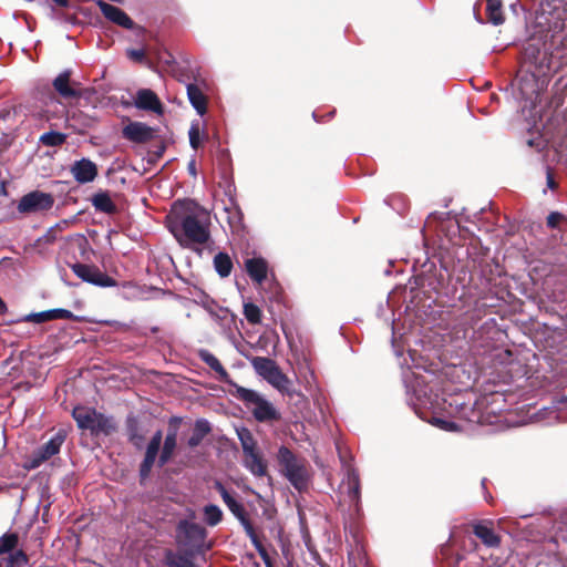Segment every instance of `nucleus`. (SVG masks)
<instances>
[{"mask_svg":"<svg viewBox=\"0 0 567 567\" xmlns=\"http://www.w3.org/2000/svg\"><path fill=\"white\" fill-rule=\"evenodd\" d=\"M410 404L421 419L446 432H457L462 429L451 417L467 422H480V416L473 404L466 403L462 396L451 395L449 399L442 400L437 395L432 398L421 388L420 382L412 389Z\"/></svg>","mask_w":567,"mask_h":567,"instance_id":"obj_1","label":"nucleus"},{"mask_svg":"<svg viewBox=\"0 0 567 567\" xmlns=\"http://www.w3.org/2000/svg\"><path fill=\"white\" fill-rule=\"evenodd\" d=\"M166 223L183 247L206 245L210 239V214L193 199L176 200L166 216Z\"/></svg>","mask_w":567,"mask_h":567,"instance_id":"obj_2","label":"nucleus"},{"mask_svg":"<svg viewBox=\"0 0 567 567\" xmlns=\"http://www.w3.org/2000/svg\"><path fill=\"white\" fill-rule=\"evenodd\" d=\"M236 395L250 409L254 417L259 422L276 421L280 414L271 402L255 390L235 384Z\"/></svg>","mask_w":567,"mask_h":567,"instance_id":"obj_3","label":"nucleus"},{"mask_svg":"<svg viewBox=\"0 0 567 567\" xmlns=\"http://www.w3.org/2000/svg\"><path fill=\"white\" fill-rule=\"evenodd\" d=\"M278 461L284 467L286 477L297 489L301 491L307 487L309 473L303 461L296 457L286 446L279 449Z\"/></svg>","mask_w":567,"mask_h":567,"instance_id":"obj_4","label":"nucleus"},{"mask_svg":"<svg viewBox=\"0 0 567 567\" xmlns=\"http://www.w3.org/2000/svg\"><path fill=\"white\" fill-rule=\"evenodd\" d=\"M216 489L219 492L224 503L227 505L229 511L234 514V516L236 518H238L240 520V523L243 524V526L245 528L246 534L251 539L254 546L256 547L258 553L261 555V557L265 559L267 566L270 567V563L268 560L267 551L262 547L261 543L259 542V539H258V537H257V535H256V533L254 530V527L251 526V524L246 518V513H245L244 506L239 502H237L233 497V495L220 483L216 484Z\"/></svg>","mask_w":567,"mask_h":567,"instance_id":"obj_5","label":"nucleus"},{"mask_svg":"<svg viewBox=\"0 0 567 567\" xmlns=\"http://www.w3.org/2000/svg\"><path fill=\"white\" fill-rule=\"evenodd\" d=\"M514 85L516 97L525 102L524 107H534L546 87V81L532 72H525L516 79Z\"/></svg>","mask_w":567,"mask_h":567,"instance_id":"obj_6","label":"nucleus"},{"mask_svg":"<svg viewBox=\"0 0 567 567\" xmlns=\"http://www.w3.org/2000/svg\"><path fill=\"white\" fill-rule=\"evenodd\" d=\"M78 426L82 430H89L92 433H109L112 427L111 421L94 409L76 406L72 413Z\"/></svg>","mask_w":567,"mask_h":567,"instance_id":"obj_7","label":"nucleus"},{"mask_svg":"<svg viewBox=\"0 0 567 567\" xmlns=\"http://www.w3.org/2000/svg\"><path fill=\"white\" fill-rule=\"evenodd\" d=\"M53 205L54 197L52 194L32 190L20 198L17 210L23 215L40 214L50 210Z\"/></svg>","mask_w":567,"mask_h":567,"instance_id":"obj_8","label":"nucleus"},{"mask_svg":"<svg viewBox=\"0 0 567 567\" xmlns=\"http://www.w3.org/2000/svg\"><path fill=\"white\" fill-rule=\"evenodd\" d=\"M66 433L63 430L58 431L45 444H43L38 451L33 453L29 463L28 468H37L43 462L50 460L52 456L58 454L64 443Z\"/></svg>","mask_w":567,"mask_h":567,"instance_id":"obj_9","label":"nucleus"},{"mask_svg":"<svg viewBox=\"0 0 567 567\" xmlns=\"http://www.w3.org/2000/svg\"><path fill=\"white\" fill-rule=\"evenodd\" d=\"M73 272L83 281L99 286V287H113L115 280L102 272L97 267L85 264L72 265Z\"/></svg>","mask_w":567,"mask_h":567,"instance_id":"obj_10","label":"nucleus"},{"mask_svg":"<svg viewBox=\"0 0 567 567\" xmlns=\"http://www.w3.org/2000/svg\"><path fill=\"white\" fill-rule=\"evenodd\" d=\"M206 536L205 528L198 524L182 520L177 527V540L185 546H198Z\"/></svg>","mask_w":567,"mask_h":567,"instance_id":"obj_11","label":"nucleus"},{"mask_svg":"<svg viewBox=\"0 0 567 567\" xmlns=\"http://www.w3.org/2000/svg\"><path fill=\"white\" fill-rule=\"evenodd\" d=\"M162 441H163V433H162V431H157L153 435L152 440L150 441V443L146 447L144 461L141 464L140 472H141L142 478H145L148 476V474L155 463V460L157 457Z\"/></svg>","mask_w":567,"mask_h":567,"instance_id":"obj_12","label":"nucleus"},{"mask_svg":"<svg viewBox=\"0 0 567 567\" xmlns=\"http://www.w3.org/2000/svg\"><path fill=\"white\" fill-rule=\"evenodd\" d=\"M474 535L488 548H497L501 545V537L492 528L491 520L475 522L473 525Z\"/></svg>","mask_w":567,"mask_h":567,"instance_id":"obj_13","label":"nucleus"},{"mask_svg":"<svg viewBox=\"0 0 567 567\" xmlns=\"http://www.w3.org/2000/svg\"><path fill=\"white\" fill-rule=\"evenodd\" d=\"M71 173L78 183L86 184L94 181L97 175V167L92 161L82 158L74 162L71 166Z\"/></svg>","mask_w":567,"mask_h":567,"instance_id":"obj_14","label":"nucleus"},{"mask_svg":"<svg viewBox=\"0 0 567 567\" xmlns=\"http://www.w3.org/2000/svg\"><path fill=\"white\" fill-rule=\"evenodd\" d=\"M96 3L107 20L125 29L133 28L134 23L132 19L122 9L109 4L102 0H99Z\"/></svg>","mask_w":567,"mask_h":567,"instance_id":"obj_15","label":"nucleus"},{"mask_svg":"<svg viewBox=\"0 0 567 567\" xmlns=\"http://www.w3.org/2000/svg\"><path fill=\"white\" fill-rule=\"evenodd\" d=\"M134 105L140 110L162 114L163 106L157 95L150 89H141L136 93Z\"/></svg>","mask_w":567,"mask_h":567,"instance_id":"obj_16","label":"nucleus"},{"mask_svg":"<svg viewBox=\"0 0 567 567\" xmlns=\"http://www.w3.org/2000/svg\"><path fill=\"white\" fill-rule=\"evenodd\" d=\"M153 135V128L142 122H131L123 128V136L132 142H147Z\"/></svg>","mask_w":567,"mask_h":567,"instance_id":"obj_17","label":"nucleus"},{"mask_svg":"<svg viewBox=\"0 0 567 567\" xmlns=\"http://www.w3.org/2000/svg\"><path fill=\"white\" fill-rule=\"evenodd\" d=\"M245 268L249 277L257 284L261 285L267 277L268 264L261 257L248 258L245 261Z\"/></svg>","mask_w":567,"mask_h":567,"instance_id":"obj_18","label":"nucleus"},{"mask_svg":"<svg viewBox=\"0 0 567 567\" xmlns=\"http://www.w3.org/2000/svg\"><path fill=\"white\" fill-rule=\"evenodd\" d=\"M244 466L255 476H265L267 473V465L258 452L254 450L250 453H244Z\"/></svg>","mask_w":567,"mask_h":567,"instance_id":"obj_19","label":"nucleus"},{"mask_svg":"<svg viewBox=\"0 0 567 567\" xmlns=\"http://www.w3.org/2000/svg\"><path fill=\"white\" fill-rule=\"evenodd\" d=\"M187 96L192 106L199 115H204L207 111V100L203 91L196 84H187Z\"/></svg>","mask_w":567,"mask_h":567,"instance_id":"obj_20","label":"nucleus"},{"mask_svg":"<svg viewBox=\"0 0 567 567\" xmlns=\"http://www.w3.org/2000/svg\"><path fill=\"white\" fill-rule=\"evenodd\" d=\"M265 380L279 392L292 395V391L290 389L291 382L288 377L282 373L279 367L272 370Z\"/></svg>","mask_w":567,"mask_h":567,"instance_id":"obj_21","label":"nucleus"},{"mask_svg":"<svg viewBox=\"0 0 567 567\" xmlns=\"http://www.w3.org/2000/svg\"><path fill=\"white\" fill-rule=\"evenodd\" d=\"M198 355L203 362H205L212 370L217 373L220 381L229 382L228 372L213 353H210L208 350H200Z\"/></svg>","mask_w":567,"mask_h":567,"instance_id":"obj_22","label":"nucleus"},{"mask_svg":"<svg viewBox=\"0 0 567 567\" xmlns=\"http://www.w3.org/2000/svg\"><path fill=\"white\" fill-rule=\"evenodd\" d=\"M42 104H43V106L41 107L40 111H38L35 113V115L40 120H47V121H49L51 117L55 116L61 106V103L59 102V100L51 92L43 99Z\"/></svg>","mask_w":567,"mask_h":567,"instance_id":"obj_23","label":"nucleus"},{"mask_svg":"<svg viewBox=\"0 0 567 567\" xmlns=\"http://www.w3.org/2000/svg\"><path fill=\"white\" fill-rule=\"evenodd\" d=\"M177 445V431L175 429H172L168 431L165 440L164 445L162 449V452L159 454L158 458V465L163 466L165 465L173 456L175 449Z\"/></svg>","mask_w":567,"mask_h":567,"instance_id":"obj_24","label":"nucleus"},{"mask_svg":"<svg viewBox=\"0 0 567 567\" xmlns=\"http://www.w3.org/2000/svg\"><path fill=\"white\" fill-rule=\"evenodd\" d=\"M347 486V494L351 502H358L360 497L359 475L353 468H348L347 480L343 482Z\"/></svg>","mask_w":567,"mask_h":567,"instance_id":"obj_25","label":"nucleus"},{"mask_svg":"<svg viewBox=\"0 0 567 567\" xmlns=\"http://www.w3.org/2000/svg\"><path fill=\"white\" fill-rule=\"evenodd\" d=\"M69 80L70 72L64 71L54 79L53 86L61 96L75 97L78 92L69 85Z\"/></svg>","mask_w":567,"mask_h":567,"instance_id":"obj_26","label":"nucleus"},{"mask_svg":"<svg viewBox=\"0 0 567 567\" xmlns=\"http://www.w3.org/2000/svg\"><path fill=\"white\" fill-rule=\"evenodd\" d=\"M250 363L255 369L256 373L264 379H266L267 375H269L270 372H272V370H275L278 367V364L274 360L265 357H254L250 360Z\"/></svg>","mask_w":567,"mask_h":567,"instance_id":"obj_27","label":"nucleus"},{"mask_svg":"<svg viewBox=\"0 0 567 567\" xmlns=\"http://www.w3.org/2000/svg\"><path fill=\"white\" fill-rule=\"evenodd\" d=\"M210 432L209 423L206 420H197L194 432L188 439V445L195 447L200 444L203 439Z\"/></svg>","mask_w":567,"mask_h":567,"instance_id":"obj_28","label":"nucleus"},{"mask_svg":"<svg viewBox=\"0 0 567 567\" xmlns=\"http://www.w3.org/2000/svg\"><path fill=\"white\" fill-rule=\"evenodd\" d=\"M214 267L220 277H228L233 269V262L230 257L225 252H218L214 257Z\"/></svg>","mask_w":567,"mask_h":567,"instance_id":"obj_29","label":"nucleus"},{"mask_svg":"<svg viewBox=\"0 0 567 567\" xmlns=\"http://www.w3.org/2000/svg\"><path fill=\"white\" fill-rule=\"evenodd\" d=\"M92 205L96 210L103 212V213H114L115 212V205L112 202L111 197L106 193H97L92 198Z\"/></svg>","mask_w":567,"mask_h":567,"instance_id":"obj_30","label":"nucleus"},{"mask_svg":"<svg viewBox=\"0 0 567 567\" xmlns=\"http://www.w3.org/2000/svg\"><path fill=\"white\" fill-rule=\"evenodd\" d=\"M236 433L244 453H250L251 451L257 450V442L248 429L238 427L236 429Z\"/></svg>","mask_w":567,"mask_h":567,"instance_id":"obj_31","label":"nucleus"},{"mask_svg":"<svg viewBox=\"0 0 567 567\" xmlns=\"http://www.w3.org/2000/svg\"><path fill=\"white\" fill-rule=\"evenodd\" d=\"M486 12L493 24L498 25L504 22L501 0H487Z\"/></svg>","mask_w":567,"mask_h":567,"instance_id":"obj_32","label":"nucleus"},{"mask_svg":"<svg viewBox=\"0 0 567 567\" xmlns=\"http://www.w3.org/2000/svg\"><path fill=\"white\" fill-rule=\"evenodd\" d=\"M165 561L168 567H195V564L188 556L171 550L166 553Z\"/></svg>","mask_w":567,"mask_h":567,"instance_id":"obj_33","label":"nucleus"},{"mask_svg":"<svg viewBox=\"0 0 567 567\" xmlns=\"http://www.w3.org/2000/svg\"><path fill=\"white\" fill-rule=\"evenodd\" d=\"M66 140V135L60 132H47L41 135L40 142L45 146H60Z\"/></svg>","mask_w":567,"mask_h":567,"instance_id":"obj_34","label":"nucleus"},{"mask_svg":"<svg viewBox=\"0 0 567 567\" xmlns=\"http://www.w3.org/2000/svg\"><path fill=\"white\" fill-rule=\"evenodd\" d=\"M205 520L209 526H216L223 517L220 508L216 505H207L204 507Z\"/></svg>","mask_w":567,"mask_h":567,"instance_id":"obj_35","label":"nucleus"},{"mask_svg":"<svg viewBox=\"0 0 567 567\" xmlns=\"http://www.w3.org/2000/svg\"><path fill=\"white\" fill-rule=\"evenodd\" d=\"M244 316L252 324L260 323L261 321L260 308L251 302L244 303Z\"/></svg>","mask_w":567,"mask_h":567,"instance_id":"obj_36","label":"nucleus"},{"mask_svg":"<svg viewBox=\"0 0 567 567\" xmlns=\"http://www.w3.org/2000/svg\"><path fill=\"white\" fill-rule=\"evenodd\" d=\"M203 128L199 121H194L189 127L188 136L189 144L194 150H197L202 143Z\"/></svg>","mask_w":567,"mask_h":567,"instance_id":"obj_37","label":"nucleus"},{"mask_svg":"<svg viewBox=\"0 0 567 567\" xmlns=\"http://www.w3.org/2000/svg\"><path fill=\"white\" fill-rule=\"evenodd\" d=\"M18 544V537L16 534H6L0 537V555L10 551Z\"/></svg>","mask_w":567,"mask_h":567,"instance_id":"obj_38","label":"nucleus"},{"mask_svg":"<svg viewBox=\"0 0 567 567\" xmlns=\"http://www.w3.org/2000/svg\"><path fill=\"white\" fill-rule=\"evenodd\" d=\"M23 320L27 321V322L42 323V322H45V321H51L52 320V316H51V311L50 310H45V311H41V312H37V313L27 315L23 318Z\"/></svg>","mask_w":567,"mask_h":567,"instance_id":"obj_39","label":"nucleus"},{"mask_svg":"<svg viewBox=\"0 0 567 567\" xmlns=\"http://www.w3.org/2000/svg\"><path fill=\"white\" fill-rule=\"evenodd\" d=\"M549 415L550 419L546 422V424H551L558 420V413L555 409H544L536 414V421H545L546 416Z\"/></svg>","mask_w":567,"mask_h":567,"instance_id":"obj_40","label":"nucleus"},{"mask_svg":"<svg viewBox=\"0 0 567 567\" xmlns=\"http://www.w3.org/2000/svg\"><path fill=\"white\" fill-rule=\"evenodd\" d=\"M51 316L52 320L56 319H74V315L66 309L58 308V309H51Z\"/></svg>","mask_w":567,"mask_h":567,"instance_id":"obj_41","label":"nucleus"},{"mask_svg":"<svg viewBox=\"0 0 567 567\" xmlns=\"http://www.w3.org/2000/svg\"><path fill=\"white\" fill-rule=\"evenodd\" d=\"M210 315L216 322H219L221 324H225L226 322H230L233 320L231 318H229L230 315L228 310H220L219 312H212Z\"/></svg>","mask_w":567,"mask_h":567,"instance_id":"obj_42","label":"nucleus"},{"mask_svg":"<svg viewBox=\"0 0 567 567\" xmlns=\"http://www.w3.org/2000/svg\"><path fill=\"white\" fill-rule=\"evenodd\" d=\"M28 561L27 555L22 550L16 551L10 559V565H24Z\"/></svg>","mask_w":567,"mask_h":567,"instance_id":"obj_43","label":"nucleus"},{"mask_svg":"<svg viewBox=\"0 0 567 567\" xmlns=\"http://www.w3.org/2000/svg\"><path fill=\"white\" fill-rule=\"evenodd\" d=\"M127 55L131 59L135 60V61H142L144 59V56H145V53H144L143 50H134V49H132V50L127 51Z\"/></svg>","mask_w":567,"mask_h":567,"instance_id":"obj_44","label":"nucleus"},{"mask_svg":"<svg viewBox=\"0 0 567 567\" xmlns=\"http://www.w3.org/2000/svg\"><path fill=\"white\" fill-rule=\"evenodd\" d=\"M561 218V215L558 213H551L547 218V224L549 227H556Z\"/></svg>","mask_w":567,"mask_h":567,"instance_id":"obj_45","label":"nucleus"},{"mask_svg":"<svg viewBox=\"0 0 567 567\" xmlns=\"http://www.w3.org/2000/svg\"><path fill=\"white\" fill-rule=\"evenodd\" d=\"M42 240L44 243H53L55 240V230L53 228H50L47 234L42 237Z\"/></svg>","mask_w":567,"mask_h":567,"instance_id":"obj_46","label":"nucleus"},{"mask_svg":"<svg viewBox=\"0 0 567 567\" xmlns=\"http://www.w3.org/2000/svg\"><path fill=\"white\" fill-rule=\"evenodd\" d=\"M547 186L550 189H555L557 186L549 171H547Z\"/></svg>","mask_w":567,"mask_h":567,"instance_id":"obj_47","label":"nucleus"},{"mask_svg":"<svg viewBox=\"0 0 567 567\" xmlns=\"http://www.w3.org/2000/svg\"><path fill=\"white\" fill-rule=\"evenodd\" d=\"M188 169H189V173L195 175L196 174V169H195V162L192 161L188 165Z\"/></svg>","mask_w":567,"mask_h":567,"instance_id":"obj_48","label":"nucleus"},{"mask_svg":"<svg viewBox=\"0 0 567 567\" xmlns=\"http://www.w3.org/2000/svg\"><path fill=\"white\" fill-rule=\"evenodd\" d=\"M7 311V306L3 300L0 298V315H3Z\"/></svg>","mask_w":567,"mask_h":567,"instance_id":"obj_49","label":"nucleus"},{"mask_svg":"<svg viewBox=\"0 0 567 567\" xmlns=\"http://www.w3.org/2000/svg\"><path fill=\"white\" fill-rule=\"evenodd\" d=\"M56 4L61 6V7H65L68 4V1L66 0H53Z\"/></svg>","mask_w":567,"mask_h":567,"instance_id":"obj_50","label":"nucleus"},{"mask_svg":"<svg viewBox=\"0 0 567 567\" xmlns=\"http://www.w3.org/2000/svg\"><path fill=\"white\" fill-rule=\"evenodd\" d=\"M558 403H567V395L561 396V398L558 400Z\"/></svg>","mask_w":567,"mask_h":567,"instance_id":"obj_51","label":"nucleus"}]
</instances>
